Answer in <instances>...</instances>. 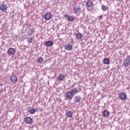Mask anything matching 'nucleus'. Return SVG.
<instances>
[{"label": "nucleus", "mask_w": 130, "mask_h": 130, "mask_svg": "<svg viewBox=\"0 0 130 130\" xmlns=\"http://www.w3.org/2000/svg\"><path fill=\"white\" fill-rule=\"evenodd\" d=\"M24 122L26 123V124H32L33 123V119L31 118L30 117H27L24 118Z\"/></svg>", "instance_id": "nucleus-4"}, {"label": "nucleus", "mask_w": 130, "mask_h": 130, "mask_svg": "<svg viewBox=\"0 0 130 130\" xmlns=\"http://www.w3.org/2000/svg\"><path fill=\"white\" fill-rule=\"evenodd\" d=\"M64 48L66 50H73V46L71 44H67L64 46Z\"/></svg>", "instance_id": "nucleus-9"}, {"label": "nucleus", "mask_w": 130, "mask_h": 130, "mask_svg": "<svg viewBox=\"0 0 130 130\" xmlns=\"http://www.w3.org/2000/svg\"><path fill=\"white\" fill-rule=\"evenodd\" d=\"M101 9L104 12H105V11H107V7H105V5H102L101 7Z\"/></svg>", "instance_id": "nucleus-23"}, {"label": "nucleus", "mask_w": 130, "mask_h": 130, "mask_svg": "<svg viewBox=\"0 0 130 130\" xmlns=\"http://www.w3.org/2000/svg\"><path fill=\"white\" fill-rule=\"evenodd\" d=\"M77 39H78L79 40V39H82V38H83V36L82 35V34L81 33H77L76 35H75Z\"/></svg>", "instance_id": "nucleus-19"}, {"label": "nucleus", "mask_w": 130, "mask_h": 130, "mask_svg": "<svg viewBox=\"0 0 130 130\" xmlns=\"http://www.w3.org/2000/svg\"><path fill=\"white\" fill-rule=\"evenodd\" d=\"M26 39L27 42L29 44L32 43V41H33L32 38L27 37V38H26Z\"/></svg>", "instance_id": "nucleus-20"}, {"label": "nucleus", "mask_w": 130, "mask_h": 130, "mask_svg": "<svg viewBox=\"0 0 130 130\" xmlns=\"http://www.w3.org/2000/svg\"><path fill=\"white\" fill-rule=\"evenodd\" d=\"M73 12L74 14H80L82 10L79 6H75L73 8Z\"/></svg>", "instance_id": "nucleus-3"}, {"label": "nucleus", "mask_w": 130, "mask_h": 130, "mask_svg": "<svg viewBox=\"0 0 130 130\" xmlns=\"http://www.w3.org/2000/svg\"><path fill=\"white\" fill-rule=\"evenodd\" d=\"M76 19V17L74 15H71L68 17V21L69 22H74V20Z\"/></svg>", "instance_id": "nucleus-16"}, {"label": "nucleus", "mask_w": 130, "mask_h": 130, "mask_svg": "<svg viewBox=\"0 0 130 130\" xmlns=\"http://www.w3.org/2000/svg\"><path fill=\"white\" fill-rule=\"evenodd\" d=\"M118 2H119L120 1H121V0H117Z\"/></svg>", "instance_id": "nucleus-27"}, {"label": "nucleus", "mask_w": 130, "mask_h": 130, "mask_svg": "<svg viewBox=\"0 0 130 130\" xmlns=\"http://www.w3.org/2000/svg\"><path fill=\"white\" fill-rule=\"evenodd\" d=\"M7 52L9 55H14L16 53V51L14 48H10L8 49Z\"/></svg>", "instance_id": "nucleus-8"}, {"label": "nucleus", "mask_w": 130, "mask_h": 130, "mask_svg": "<svg viewBox=\"0 0 130 130\" xmlns=\"http://www.w3.org/2000/svg\"><path fill=\"white\" fill-rule=\"evenodd\" d=\"M79 92H80V91L76 87L70 89V90L66 92L64 100H66V101H68V100H69V101H72L73 98H74V96L78 94Z\"/></svg>", "instance_id": "nucleus-1"}, {"label": "nucleus", "mask_w": 130, "mask_h": 130, "mask_svg": "<svg viewBox=\"0 0 130 130\" xmlns=\"http://www.w3.org/2000/svg\"><path fill=\"white\" fill-rule=\"evenodd\" d=\"M81 100H82V98L79 95L75 96L74 98V102H75V103H80Z\"/></svg>", "instance_id": "nucleus-10"}, {"label": "nucleus", "mask_w": 130, "mask_h": 130, "mask_svg": "<svg viewBox=\"0 0 130 130\" xmlns=\"http://www.w3.org/2000/svg\"><path fill=\"white\" fill-rule=\"evenodd\" d=\"M63 17L64 18H66V19H69V14H66L65 15H64Z\"/></svg>", "instance_id": "nucleus-25"}, {"label": "nucleus", "mask_w": 130, "mask_h": 130, "mask_svg": "<svg viewBox=\"0 0 130 130\" xmlns=\"http://www.w3.org/2000/svg\"><path fill=\"white\" fill-rule=\"evenodd\" d=\"M35 32V28L30 30V33L28 34L29 36H32V35Z\"/></svg>", "instance_id": "nucleus-24"}, {"label": "nucleus", "mask_w": 130, "mask_h": 130, "mask_svg": "<svg viewBox=\"0 0 130 130\" xmlns=\"http://www.w3.org/2000/svg\"><path fill=\"white\" fill-rule=\"evenodd\" d=\"M28 112H29V113H30V114H34V113H35V112H36V110H35V109L32 108L31 109L29 110Z\"/></svg>", "instance_id": "nucleus-21"}, {"label": "nucleus", "mask_w": 130, "mask_h": 130, "mask_svg": "<svg viewBox=\"0 0 130 130\" xmlns=\"http://www.w3.org/2000/svg\"><path fill=\"white\" fill-rule=\"evenodd\" d=\"M103 116L104 117H108L109 116V112L107 110H105L103 112Z\"/></svg>", "instance_id": "nucleus-15"}, {"label": "nucleus", "mask_w": 130, "mask_h": 130, "mask_svg": "<svg viewBox=\"0 0 130 130\" xmlns=\"http://www.w3.org/2000/svg\"><path fill=\"white\" fill-rule=\"evenodd\" d=\"M86 7L90 8L93 5V1L92 0H87L86 2Z\"/></svg>", "instance_id": "nucleus-13"}, {"label": "nucleus", "mask_w": 130, "mask_h": 130, "mask_svg": "<svg viewBox=\"0 0 130 130\" xmlns=\"http://www.w3.org/2000/svg\"><path fill=\"white\" fill-rule=\"evenodd\" d=\"M46 46L48 47H50L53 45V42L52 41H48L45 43Z\"/></svg>", "instance_id": "nucleus-12"}, {"label": "nucleus", "mask_w": 130, "mask_h": 130, "mask_svg": "<svg viewBox=\"0 0 130 130\" xmlns=\"http://www.w3.org/2000/svg\"><path fill=\"white\" fill-rule=\"evenodd\" d=\"M103 61L105 64H109V62H110V60H109V59H108V58H105L103 60Z\"/></svg>", "instance_id": "nucleus-18"}, {"label": "nucleus", "mask_w": 130, "mask_h": 130, "mask_svg": "<svg viewBox=\"0 0 130 130\" xmlns=\"http://www.w3.org/2000/svg\"><path fill=\"white\" fill-rule=\"evenodd\" d=\"M130 64V56L128 55L126 58L123 60V66L126 68Z\"/></svg>", "instance_id": "nucleus-2"}, {"label": "nucleus", "mask_w": 130, "mask_h": 130, "mask_svg": "<svg viewBox=\"0 0 130 130\" xmlns=\"http://www.w3.org/2000/svg\"><path fill=\"white\" fill-rule=\"evenodd\" d=\"M10 80L12 83H17L18 77L16 76V75L13 74L11 76Z\"/></svg>", "instance_id": "nucleus-6"}, {"label": "nucleus", "mask_w": 130, "mask_h": 130, "mask_svg": "<svg viewBox=\"0 0 130 130\" xmlns=\"http://www.w3.org/2000/svg\"><path fill=\"white\" fill-rule=\"evenodd\" d=\"M52 17V14H51V12H46L44 16V19L45 20H50L51 18Z\"/></svg>", "instance_id": "nucleus-5"}, {"label": "nucleus", "mask_w": 130, "mask_h": 130, "mask_svg": "<svg viewBox=\"0 0 130 130\" xmlns=\"http://www.w3.org/2000/svg\"><path fill=\"white\" fill-rule=\"evenodd\" d=\"M44 60V59H43V58L40 57L38 58V59L37 60V62H38V63H40V62H43Z\"/></svg>", "instance_id": "nucleus-22"}, {"label": "nucleus", "mask_w": 130, "mask_h": 130, "mask_svg": "<svg viewBox=\"0 0 130 130\" xmlns=\"http://www.w3.org/2000/svg\"><path fill=\"white\" fill-rule=\"evenodd\" d=\"M66 115L69 118H72V117H73V112L71 110L67 111L66 112Z\"/></svg>", "instance_id": "nucleus-14"}, {"label": "nucleus", "mask_w": 130, "mask_h": 130, "mask_svg": "<svg viewBox=\"0 0 130 130\" xmlns=\"http://www.w3.org/2000/svg\"><path fill=\"white\" fill-rule=\"evenodd\" d=\"M58 80H59L60 82H61V81H63V80H64V75H63V74H60L58 76Z\"/></svg>", "instance_id": "nucleus-17"}, {"label": "nucleus", "mask_w": 130, "mask_h": 130, "mask_svg": "<svg viewBox=\"0 0 130 130\" xmlns=\"http://www.w3.org/2000/svg\"><path fill=\"white\" fill-rule=\"evenodd\" d=\"M8 9V7L5 4H2L0 6V10L2 12H6V10Z\"/></svg>", "instance_id": "nucleus-11"}, {"label": "nucleus", "mask_w": 130, "mask_h": 130, "mask_svg": "<svg viewBox=\"0 0 130 130\" xmlns=\"http://www.w3.org/2000/svg\"><path fill=\"white\" fill-rule=\"evenodd\" d=\"M119 97L121 99V100L124 101V100H125V99H126L127 96L126 95V94L122 92L119 94Z\"/></svg>", "instance_id": "nucleus-7"}, {"label": "nucleus", "mask_w": 130, "mask_h": 130, "mask_svg": "<svg viewBox=\"0 0 130 130\" xmlns=\"http://www.w3.org/2000/svg\"><path fill=\"white\" fill-rule=\"evenodd\" d=\"M99 20H103V15H101L99 17Z\"/></svg>", "instance_id": "nucleus-26"}]
</instances>
